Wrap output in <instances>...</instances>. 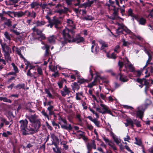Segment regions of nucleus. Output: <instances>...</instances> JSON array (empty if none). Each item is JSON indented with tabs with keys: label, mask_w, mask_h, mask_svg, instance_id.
Here are the masks:
<instances>
[{
	"label": "nucleus",
	"mask_w": 153,
	"mask_h": 153,
	"mask_svg": "<svg viewBox=\"0 0 153 153\" xmlns=\"http://www.w3.org/2000/svg\"><path fill=\"white\" fill-rule=\"evenodd\" d=\"M88 2L86 3V5L87 6L90 7L91 5L93 4L95 0H87Z\"/></svg>",
	"instance_id": "42"
},
{
	"label": "nucleus",
	"mask_w": 153,
	"mask_h": 153,
	"mask_svg": "<svg viewBox=\"0 0 153 153\" xmlns=\"http://www.w3.org/2000/svg\"><path fill=\"white\" fill-rule=\"evenodd\" d=\"M46 23V22L44 21H37L35 24L36 26L38 27H42Z\"/></svg>",
	"instance_id": "21"
},
{
	"label": "nucleus",
	"mask_w": 153,
	"mask_h": 153,
	"mask_svg": "<svg viewBox=\"0 0 153 153\" xmlns=\"http://www.w3.org/2000/svg\"><path fill=\"white\" fill-rule=\"evenodd\" d=\"M71 87L72 90L75 92V91L76 90L78 91L80 88V86L78 84V83L77 82H74L73 85H71Z\"/></svg>",
	"instance_id": "20"
},
{
	"label": "nucleus",
	"mask_w": 153,
	"mask_h": 153,
	"mask_svg": "<svg viewBox=\"0 0 153 153\" xmlns=\"http://www.w3.org/2000/svg\"><path fill=\"white\" fill-rule=\"evenodd\" d=\"M45 49L46 50L44 54V56L45 57H47L50 54H51V53L49 50L50 48Z\"/></svg>",
	"instance_id": "39"
},
{
	"label": "nucleus",
	"mask_w": 153,
	"mask_h": 153,
	"mask_svg": "<svg viewBox=\"0 0 153 153\" xmlns=\"http://www.w3.org/2000/svg\"><path fill=\"white\" fill-rule=\"evenodd\" d=\"M126 123H125V124L126 127L130 126L132 128L134 127V123L131 119H126Z\"/></svg>",
	"instance_id": "16"
},
{
	"label": "nucleus",
	"mask_w": 153,
	"mask_h": 153,
	"mask_svg": "<svg viewBox=\"0 0 153 153\" xmlns=\"http://www.w3.org/2000/svg\"><path fill=\"white\" fill-rule=\"evenodd\" d=\"M57 114L59 116L58 120L59 121L58 122V123L60 124L61 128L67 130L69 131H71L73 128L71 124H69L68 126H67V121L65 119L62 117L59 114Z\"/></svg>",
	"instance_id": "4"
},
{
	"label": "nucleus",
	"mask_w": 153,
	"mask_h": 153,
	"mask_svg": "<svg viewBox=\"0 0 153 153\" xmlns=\"http://www.w3.org/2000/svg\"><path fill=\"white\" fill-rule=\"evenodd\" d=\"M144 83L143 84L144 85L146 86V87H148V88H149V83L145 78L144 80Z\"/></svg>",
	"instance_id": "49"
},
{
	"label": "nucleus",
	"mask_w": 153,
	"mask_h": 153,
	"mask_svg": "<svg viewBox=\"0 0 153 153\" xmlns=\"http://www.w3.org/2000/svg\"><path fill=\"white\" fill-rule=\"evenodd\" d=\"M145 52L148 55V56H152L149 51L147 49V48H144Z\"/></svg>",
	"instance_id": "64"
},
{
	"label": "nucleus",
	"mask_w": 153,
	"mask_h": 153,
	"mask_svg": "<svg viewBox=\"0 0 153 153\" xmlns=\"http://www.w3.org/2000/svg\"><path fill=\"white\" fill-rule=\"evenodd\" d=\"M123 108L126 109H129L132 110L133 109V107L131 106H128L127 105H123Z\"/></svg>",
	"instance_id": "54"
},
{
	"label": "nucleus",
	"mask_w": 153,
	"mask_h": 153,
	"mask_svg": "<svg viewBox=\"0 0 153 153\" xmlns=\"http://www.w3.org/2000/svg\"><path fill=\"white\" fill-rule=\"evenodd\" d=\"M28 115H26L25 117L26 118L28 119V117H31L33 115H36V112L35 111L32 110L31 109H30L28 110H27Z\"/></svg>",
	"instance_id": "17"
},
{
	"label": "nucleus",
	"mask_w": 153,
	"mask_h": 153,
	"mask_svg": "<svg viewBox=\"0 0 153 153\" xmlns=\"http://www.w3.org/2000/svg\"><path fill=\"white\" fill-rule=\"evenodd\" d=\"M112 7H113V10L114 11V12L113 13V15L114 16V17L112 18V19L113 20H114L115 19H117V18H118L120 19L123 21L124 19H123L121 18L118 16H117L118 9L117 8L116 9L115 6H112Z\"/></svg>",
	"instance_id": "12"
},
{
	"label": "nucleus",
	"mask_w": 153,
	"mask_h": 153,
	"mask_svg": "<svg viewBox=\"0 0 153 153\" xmlns=\"http://www.w3.org/2000/svg\"><path fill=\"white\" fill-rule=\"evenodd\" d=\"M87 149L88 151H91L92 146V144H90V143H88L87 145Z\"/></svg>",
	"instance_id": "50"
},
{
	"label": "nucleus",
	"mask_w": 153,
	"mask_h": 153,
	"mask_svg": "<svg viewBox=\"0 0 153 153\" xmlns=\"http://www.w3.org/2000/svg\"><path fill=\"white\" fill-rule=\"evenodd\" d=\"M25 15L27 17H30L35 18L36 16V13L35 12L32 11L31 12H30L28 10H26L25 11Z\"/></svg>",
	"instance_id": "15"
},
{
	"label": "nucleus",
	"mask_w": 153,
	"mask_h": 153,
	"mask_svg": "<svg viewBox=\"0 0 153 153\" xmlns=\"http://www.w3.org/2000/svg\"><path fill=\"white\" fill-rule=\"evenodd\" d=\"M51 138L53 140L52 141H56L58 142L59 141V139L58 137L56 136L55 134L53 133H50Z\"/></svg>",
	"instance_id": "25"
},
{
	"label": "nucleus",
	"mask_w": 153,
	"mask_h": 153,
	"mask_svg": "<svg viewBox=\"0 0 153 153\" xmlns=\"http://www.w3.org/2000/svg\"><path fill=\"white\" fill-rule=\"evenodd\" d=\"M16 73L14 72H9L7 74V75H13L14 76H16Z\"/></svg>",
	"instance_id": "56"
},
{
	"label": "nucleus",
	"mask_w": 153,
	"mask_h": 153,
	"mask_svg": "<svg viewBox=\"0 0 153 153\" xmlns=\"http://www.w3.org/2000/svg\"><path fill=\"white\" fill-rule=\"evenodd\" d=\"M98 47V45L96 42L95 40H93L92 42V46L91 48H97Z\"/></svg>",
	"instance_id": "44"
},
{
	"label": "nucleus",
	"mask_w": 153,
	"mask_h": 153,
	"mask_svg": "<svg viewBox=\"0 0 153 153\" xmlns=\"http://www.w3.org/2000/svg\"><path fill=\"white\" fill-rule=\"evenodd\" d=\"M100 105L102 107V109L103 110L102 111H100L101 113L102 114H105L107 113L112 116L113 115L112 113L107 106L102 104H101Z\"/></svg>",
	"instance_id": "9"
},
{
	"label": "nucleus",
	"mask_w": 153,
	"mask_h": 153,
	"mask_svg": "<svg viewBox=\"0 0 153 153\" xmlns=\"http://www.w3.org/2000/svg\"><path fill=\"white\" fill-rule=\"evenodd\" d=\"M89 81L87 79H85L83 78L77 80V82L79 84V85L82 84L85 82L88 83Z\"/></svg>",
	"instance_id": "24"
},
{
	"label": "nucleus",
	"mask_w": 153,
	"mask_h": 153,
	"mask_svg": "<svg viewBox=\"0 0 153 153\" xmlns=\"http://www.w3.org/2000/svg\"><path fill=\"white\" fill-rule=\"evenodd\" d=\"M99 42L101 45L102 48H107L108 47V44L103 40H100Z\"/></svg>",
	"instance_id": "28"
},
{
	"label": "nucleus",
	"mask_w": 153,
	"mask_h": 153,
	"mask_svg": "<svg viewBox=\"0 0 153 153\" xmlns=\"http://www.w3.org/2000/svg\"><path fill=\"white\" fill-rule=\"evenodd\" d=\"M99 48H91V52L95 54L97 53L99 51Z\"/></svg>",
	"instance_id": "51"
},
{
	"label": "nucleus",
	"mask_w": 153,
	"mask_h": 153,
	"mask_svg": "<svg viewBox=\"0 0 153 153\" xmlns=\"http://www.w3.org/2000/svg\"><path fill=\"white\" fill-rule=\"evenodd\" d=\"M54 25H58L60 24V21L57 19H54L52 21Z\"/></svg>",
	"instance_id": "43"
},
{
	"label": "nucleus",
	"mask_w": 153,
	"mask_h": 153,
	"mask_svg": "<svg viewBox=\"0 0 153 153\" xmlns=\"http://www.w3.org/2000/svg\"><path fill=\"white\" fill-rule=\"evenodd\" d=\"M37 72L38 73L37 77H39L40 76H43V72L42 68L40 67H38L37 69Z\"/></svg>",
	"instance_id": "32"
},
{
	"label": "nucleus",
	"mask_w": 153,
	"mask_h": 153,
	"mask_svg": "<svg viewBox=\"0 0 153 153\" xmlns=\"http://www.w3.org/2000/svg\"><path fill=\"white\" fill-rule=\"evenodd\" d=\"M114 141L117 144H119L120 143V141L118 140L117 137H115L114 138H113Z\"/></svg>",
	"instance_id": "61"
},
{
	"label": "nucleus",
	"mask_w": 153,
	"mask_h": 153,
	"mask_svg": "<svg viewBox=\"0 0 153 153\" xmlns=\"http://www.w3.org/2000/svg\"><path fill=\"white\" fill-rule=\"evenodd\" d=\"M93 122L97 127H100V122L99 121L97 120L96 119H94V120H93Z\"/></svg>",
	"instance_id": "47"
},
{
	"label": "nucleus",
	"mask_w": 153,
	"mask_h": 153,
	"mask_svg": "<svg viewBox=\"0 0 153 153\" xmlns=\"http://www.w3.org/2000/svg\"><path fill=\"white\" fill-rule=\"evenodd\" d=\"M137 127H140L141 126V125L140 124V122L139 121H137L134 123Z\"/></svg>",
	"instance_id": "62"
},
{
	"label": "nucleus",
	"mask_w": 153,
	"mask_h": 153,
	"mask_svg": "<svg viewBox=\"0 0 153 153\" xmlns=\"http://www.w3.org/2000/svg\"><path fill=\"white\" fill-rule=\"evenodd\" d=\"M139 22V24L142 25H144L146 23V20L143 18H139V16H137V19H135Z\"/></svg>",
	"instance_id": "18"
},
{
	"label": "nucleus",
	"mask_w": 153,
	"mask_h": 153,
	"mask_svg": "<svg viewBox=\"0 0 153 153\" xmlns=\"http://www.w3.org/2000/svg\"><path fill=\"white\" fill-rule=\"evenodd\" d=\"M33 31L36 32L38 35V37H36V39L39 40H44L45 39V35L43 33L42 31L39 29L34 27L33 28Z\"/></svg>",
	"instance_id": "7"
},
{
	"label": "nucleus",
	"mask_w": 153,
	"mask_h": 153,
	"mask_svg": "<svg viewBox=\"0 0 153 153\" xmlns=\"http://www.w3.org/2000/svg\"><path fill=\"white\" fill-rule=\"evenodd\" d=\"M118 65L119 66V70L120 72H121L122 71V68L123 65L124 63L122 62H121L119 61L118 62Z\"/></svg>",
	"instance_id": "45"
},
{
	"label": "nucleus",
	"mask_w": 153,
	"mask_h": 153,
	"mask_svg": "<svg viewBox=\"0 0 153 153\" xmlns=\"http://www.w3.org/2000/svg\"><path fill=\"white\" fill-rule=\"evenodd\" d=\"M95 85V83L94 82H93L91 83L88 84V85L87 86V87L91 88Z\"/></svg>",
	"instance_id": "53"
},
{
	"label": "nucleus",
	"mask_w": 153,
	"mask_h": 153,
	"mask_svg": "<svg viewBox=\"0 0 153 153\" xmlns=\"http://www.w3.org/2000/svg\"><path fill=\"white\" fill-rule=\"evenodd\" d=\"M4 52V55L7 62L11 61V58L10 56V53H12L11 48H2Z\"/></svg>",
	"instance_id": "8"
},
{
	"label": "nucleus",
	"mask_w": 153,
	"mask_h": 153,
	"mask_svg": "<svg viewBox=\"0 0 153 153\" xmlns=\"http://www.w3.org/2000/svg\"><path fill=\"white\" fill-rule=\"evenodd\" d=\"M125 67L126 68L127 67H128L130 72H132L135 71L134 67L131 64L128 65L127 66L125 65Z\"/></svg>",
	"instance_id": "26"
},
{
	"label": "nucleus",
	"mask_w": 153,
	"mask_h": 153,
	"mask_svg": "<svg viewBox=\"0 0 153 153\" xmlns=\"http://www.w3.org/2000/svg\"><path fill=\"white\" fill-rule=\"evenodd\" d=\"M52 149L55 153H61L60 149L59 147L56 148L53 147Z\"/></svg>",
	"instance_id": "36"
},
{
	"label": "nucleus",
	"mask_w": 153,
	"mask_h": 153,
	"mask_svg": "<svg viewBox=\"0 0 153 153\" xmlns=\"http://www.w3.org/2000/svg\"><path fill=\"white\" fill-rule=\"evenodd\" d=\"M152 56H149L148 59L147 61L146 64H147L148 65L149 64H151V63H150V62L151 61V60H152Z\"/></svg>",
	"instance_id": "59"
},
{
	"label": "nucleus",
	"mask_w": 153,
	"mask_h": 153,
	"mask_svg": "<svg viewBox=\"0 0 153 153\" xmlns=\"http://www.w3.org/2000/svg\"><path fill=\"white\" fill-rule=\"evenodd\" d=\"M114 141L117 144H119L120 143V141L118 140L117 137H115L114 138H113Z\"/></svg>",
	"instance_id": "60"
},
{
	"label": "nucleus",
	"mask_w": 153,
	"mask_h": 153,
	"mask_svg": "<svg viewBox=\"0 0 153 153\" xmlns=\"http://www.w3.org/2000/svg\"><path fill=\"white\" fill-rule=\"evenodd\" d=\"M61 38H60L59 36L52 35L49 36L47 38V39L49 43L52 44H54L55 43L56 40L57 39L59 41L61 42L62 45H64L66 43V41H67V40L65 41V40H62L64 42V44H62V42L60 40H61ZM62 38L63 39L64 37H63V38Z\"/></svg>",
	"instance_id": "6"
},
{
	"label": "nucleus",
	"mask_w": 153,
	"mask_h": 153,
	"mask_svg": "<svg viewBox=\"0 0 153 153\" xmlns=\"http://www.w3.org/2000/svg\"><path fill=\"white\" fill-rule=\"evenodd\" d=\"M25 84L24 83L19 84L14 87V88L17 89H25Z\"/></svg>",
	"instance_id": "27"
},
{
	"label": "nucleus",
	"mask_w": 153,
	"mask_h": 153,
	"mask_svg": "<svg viewBox=\"0 0 153 153\" xmlns=\"http://www.w3.org/2000/svg\"><path fill=\"white\" fill-rule=\"evenodd\" d=\"M116 25L118 26L116 30V33L118 35L122 33L123 31H125L128 34L132 35L133 33L128 29L123 23L120 24L118 22L116 23Z\"/></svg>",
	"instance_id": "5"
},
{
	"label": "nucleus",
	"mask_w": 153,
	"mask_h": 153,
	"mask_svg": "<svg viewBox=\"0 0 153 153\" xmlns=\"http://www.w3.org/2000/svg\"><path fill=\"white\" fill-rule=\"evenodd\" d=\"M41 113L43 116L47 118L48 120H49V116L47 113L45 112L44 109L43 110L41 111Z\"/></svg>",
	"instance_id": "35"
},
{
	"label": "nucleus",
	"mask_w": 153,
	"mask_h": 153,
	"mask_svg": "<svg viewBox=\"0 0 153 153\" xmlns=\"http://www.w3.org/2000/svg\"><path fill=\"white\" fill-rule=\"evenodd\" d=\"M135 140L136 142L134 143L135 144L139 146L141 145L142 144V142L140 139H138L137 137H135Z\"/></svg>",
	"instance_id": "37"
},
{
	"label": "nucleus",
	"mask_w": 153,
	"mask_h": 153,
	"mask_svg": "<svg viewBox=\"0 0 153 153\" xmlns=\"http://www.w3.org/2000/svg\"><path fill=\"white\" fill-rule=\"evenodd\" d=\"M145 79V78H143L142 79H140L137 78L136 79H134L135 81L137 82L140 84H142L143 83V82H144V80Z\"/></svg>",
	"instance_id": "40"
},
{
	"label": "nucleus",
	"mask_w": 153,
	"mask_h": 153,
	"mask_svg": "<svg viewBox=\"0 0 153 153\" xmlns=\"http://www.w3.org/2000/svg\"><path fill=\"white\" fill-rule=\"evenodd\" d=\"M67 26L63 31L62 35L64 38H61V40H67L70 42L72 39L71 34H73L74 32L73 30L75 28V26L73 21L70 19H68L67 21ZM62 44H64L63 40H60Z\"/></svg>",
	"instance_id": "1"
},
{
	"label": "nucleus",
	"mask_w": 153,
	"mask_h": 153,
	"mask_svg": "<svg viewBox=\"0 0 153 153\" xmlns=\"http://www.w3.org/2000/svg\"><path fill=\"white\" fill-rule=\"evenodd\" d=\"M45 92L46 94L48 95V96L50 98L53 99V98L52 94L51 93L49 89L45 88Z\"/></svg>",
	"instance_id": "33"
},
{
	"label": "nucleus",
	"mask_w": 153,
	"mask_h": 153,
	"mask_svg": "<svg viewBox=\"0 0 153 153\" xmlns=\"http://www.w3.org/2000/svg\"><path fill=\"white\" fill-rule=\"evenodd\" d=\"M63 82L62 81H60L58 83V85L59 87V88H61L62 87Z\"/></svg>",
	"instance_id": "63"
},
{
	"label": "nucleus",
	"mask_w": 153,
	"mask_h": 153,
	"mask_svg": "<svg viewBox=\"0 0 153 153\" xmlns=\"http://www.w3.org/2000/svg\"><path fill=\"white\" fill-rule=\"evenodd\" d=\"M52 124L53 126H57L58 128H60V126L59 124L56 123L54 121H52Z\"/></svg>",
	"instance_id": "55"
},
{
	"label": "nucleus",
	"mask_w": 153,
	"mask_h": 153,
	"mask_svg": "<svg viewBox=\"0 0 153 153\" xmlns=\"http://www.w3.org/2000/svg\"><path fill=\"white\" fill-rule=\"evenodd\" d=\"M136 116L142 119L144 116V111L141 110H138L136 112Z\"/></svg>",
	"instance_id": "19"
},
{
	"label": "nucleus",
	"mask_w": 153,
	"mask_h": 153,
	"mask_svg": "<svg viewBox=\"0 0 153 153\" xmlns=\"http://www.w3.org/2000/svg\"><path fill=\"white\" fill-rule=\"evenodd\" d=\"M27 76H30V77H32L33 76L32 75V74L30 71V69H28L27 71Z\"/></svg>",
	"instance_id": "57"
},
{
	"label": "nucleus",
	"mask_w": 153,
	"mask_h": 153,
	"mask_svg": "<svg viewBox=\"0 0 153 153\" xmlns=\"http://www.w3.org/2000/svg\"><path fill=\"white\" fill-rule=\"evenodd\" d=\"M118 76H120L119 80L121 82H126L128 80V79L127 78V76L122 74L121 72H120Z\"/></svg>",
	"instance_id": "13"
},
{
	"label": "nucleus",
	"mask_w": 153,
	"mask_h": 153,
	"mask_svg": "<svg viewBox=\"0 0 153 153\" xmlns=\"http://www.w3.org/2000/svg\"><path fill=\"white\" fill-rule=\"evenodd\" d=\"M11 65L13 66V70L15 71V72L16 73H18L19 72V71L18 68L15 65L14 63L12 62L11 63Z\"/></svg>",
	"instance_id": "41"
},
{
	"label": "nucleus",
	"mask_w": 153,
	"mask_h": 153,
	"mask_svg": "<svg viewBox=\"0 0 153 153\" xmlns=\"http://www.w3.org/2000/svg\"><path fill=\"white\" fill-rule=\"evenodd\" d=\"M28 120L31 123L29 131L31 134L37 132L41 126V119H38L37 115L32 116L31 117H28Z\"/></svg>",
	"instance_id": "2"
},
{
	"label": "nucleus",
	"mask_w": 153,
	"mask_h": 153,
	"mask_svg": "<svg viewBox=\"0 0 153 153\" xmlns=\"http://www.w3.org/2000/svg\"><path fill=\"white\" fill-rule=\"evenodd\" d=\"M20 123V129L22 134L23 135L26 136L31 134L30 132L29 131L30 128V125H29L28 127V121L26 119L24 120H21L19 121Z\"/></svg>",
	"instance_id": "3"
},
{
	"label": "nucleus",
	"mask_w": 153,
	"mask_h": 153,
	"mask_svg": "<svg viewBox=\"0 0 153 153\" xmlns=\"http://www.w3.org/2000/svg\"><path fill=\"white\" fill-rule=\"evenodd\" d=\"M4 35L6 39L7 40L10 41L11 39L12 36L11 34L9 33L7 31L5 32L4 33Z\"/></svg>",
	"instance_id": "29"
},
{
	"label": "nucleus",
	"mask_w": 153,
	"mask_h": 153,
	"mask_svg": "<svg viewBox=\"0 0 153 153\" xmlns=\"http://www.w3.org/2000/svg\"><path fill=\"white\" fill-rule=\"evenodd\" d=\"M128 15L131 16L132 18V19L134 21V19H137L138 15H134L133 13L132 10L131 9L128 10Z\"/></svg>",
	"instance_id": "14"
},
{
	"label": "nucleus",
	"mask_w": 153,
	"mask_h": 153,
	"mask_svg": "<svg viewBox=\"0 0 153 153\" xmlns=\"http://www.w3.org/2000/svg\"><path fill=\"white\" fill-rule=\"evenodd\" d=\"M39 5V4L37 2H33L30 4V6L31 8H37V6Z\"/></svg>",
	"instance_id": "31"
},
{
	"label": "nucleus",
	"mask_w": 153,
	"mask_h": 153,
	"mask_svg": "<svg viewBox=\"0 0 153 153\" xmlns=\"http://www.w3.org/2000/svg\"><path fill=\"white\" fill-rule=\"evenodd\" d=\"M1 121L4 123L6 125H8L9 124V122L7 120L4 118H1Z\"/></svg>",
	"instance_id": "48"
},
{
	"label": "nucleus",
	"mask_w": 153,
	"mask_h": 153,
	"mask_svg": "<svg viewBox=\"0 0 153 153\" xmlns=\"http://www.w3.org/2000/svg\"><path fill=\"white\" fill-rule=\"evenodd\" d=\"M25 15V12H23L22 11L19 12H15L14 17H20Z\"/></svg>",
	"instance_id": "23"
},
{
	"label": "nucleus",
	"mask_w": 153,
	"mask_h": 153,
	"mask_svg": "<svg viewBox=\"0 0 153 153\" xmlns=\"http://www.w3.org/2000/svg\"><path fill=\"white\" fill-rule=\"evenodd\" d=\"M103 138L104 140L106 143H113V142L111 141H110L108 138H106L105 136L103 137Z\"/></svg>",
	"instance_id": "52"
},
{
	"label": "nucleus",
	"mask_w": 153,
	"mask_h": 153,
	"mask_svg": "<svg viewBox=\"0 0 153 153\" xmlns=\"http://www.w3.org/2000/svg\"><path fill=\"white\" fill-rule=\"evenodd\" d=\"M2 13L4 14H7L11 17H13V16H14L15 12H14L3 11Z\"/></svg>",
	"instance_id": "22"
},
{
	"label": "nucleus",
	"mask_w": 153,
	"mask_h": 153,
	"mask_svg": "<svg viewBox=\"0 0 153 153\" xmlns=\"http://www.w3.org/2000/svg\"><path fill=\"white\" fill-rule=\"evenodd\" d=\"M63 9H59L57 10L56 12L59 14L61 15L62 14H66L67 13L68 11H69V9L65 7H63Z\"/></svg>",
	"instance_id": "11"
},
{
	"label": "nucleus",
	"mask_w": 153,
	"mask_h": 153,
	"mask_svg": "<svg viewBox=\"0 0 153 153\" xmlns=\"http://www.w3.org/2000/svg\"><path fill=\"white\" fill-rule=\"evenodd\" d=\"M0 100L3 101L4 102H7L10 103L12 102V101L10 99H8L6 97H0Z\"/></svg>",
	"instance_id": "30"
},
{
	"label": "nucleus",
	"mask_w": 153,
	"mask_h": 153,
	"mask_svg": "<svg viewBox=\"0 0 153 153\" xmlns=\"http://www.w3.org/2000/svg\"><path fill=\"white\" fill-rule=\"evenodd\" d=\"M72 39L71 41H73L74 42H75L76 43H79L80 42H83L84 41V38L80 36L79 35L77 36H76V37L74 39H73L72 38ZM67 42H69L68 41H66V43Z\"/></svg>",
	"instance_id": "10"
},
{
	"label": "nucleus",
	"mask_w": 153,
	"mask_h": 153,
	"mask_svg": "<svg viewBox=\"0 0 153 153\" xmlns=\"http://www.w3.org/2000/svg\"><path fill=\"white\" fill-rule=\"evenodd\" d=\"M108 145L110 146L114 150H117V148H116L114 144L113 143H108Z\"/></svg>",
	"instance_id": "46"
},
{
	"label": "nucleus",
	"mask_w": 153,
	"mask_h": 153,
	"mask_svg": "<svg viewBox=\"0 0 153 153\" xmlns=\"http://www.w3.org/2000/svg\"><path fill=\"white\" fill-rule=\"evenodd\" d=\"M2 63V64L5 65L6 64V61L4 59L1 58V57H0V64H1V63Z\"/></svg>",
	"instance_id": "58"
},
{
	"label": "nucleus",
	"mask_w": 153,
	"mask_h": 153,
	"mask_svg": "<svg viewBox=\"0 0 153 153\" xmlns=\"http://www.w3.org/2000/svg\"><path fill=\"white\" fill-rule=\"evenodd\" d=\"M32 107V105L30 102H28L25 104V109L27 111L31 109Z\"/></svg>",
	"instance_id": "34"
},
{
	"label": "nucleus",
	"mask_w": 153,
	"mask_h": 153,
	"mask_svg": "<svg viewBox=\"0 0 153 153\" xmlns=\"http://www.w3.org/2000/svg\"><path fill=\"white\" fill-rule=\"evenodd\" d=\"M106 55L107 57L109 58L115 59L116 58L115 54L114 53H112L111 55H109V53H107Z\"/></svg>",
	"instance_id": "38"
}]
</instances>
